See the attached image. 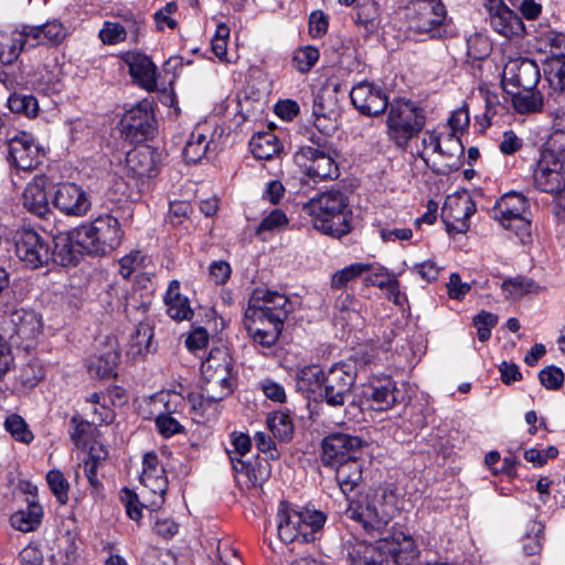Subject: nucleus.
Segmentation results:
<instances>
[{"label":"nucleus","instance_id":"0eeeda50","mask_svg":"<svg viewBox=\"0 0 565 565\" xmlns=\"http://www.w3.org/2000/svg\"><path fill=\"white\" fill-rule=\"evenodd\" d=\"M425 126L423 110L411 100L394 99L386 119L387 136L396 147L405 149Z\"/></svg>","mask_w":565,"mask_h":565},{"label":"nucleus","instance_id":"423d86ee","mask_svg":"<svg viewBox=\"0 0 565 565\" xmlns=\"http://www.w3.org/2000/svg\"><path fill=\"white\" fill-rule=\"evenodd\" d=\"M124 236L120 222L109 213L75 227L76 244L93 256L109 255L121 245Z\"/></svg>","mask_w":565,"mask_h":565},{"label":"nucleus","instance_id":"9b49d317","mask_svg":"<svg viewBox=\"0 0 565 565\" xmlns=\"http://www.w3.org/2000/svg\"><path fill=\"white\" fill-rule=\"evenodd\" d=\"M319 147L301 146L294 156L295 162L315 182L337 179L339 168L335 162V150L330 143H321Z\"/></svg>","mask_w":565,"mask_h":565},{"label":"nucleus","instance_id":"69168bd1","mask_svg":"<svg viewBox=\"0 0 565 565\" xmlns=\"http://www.w3.org/2000/svg\"><path fill=\"white\" fill-rule=\"evenodd\" d=\"M287 222L288 220L286 214L281 210L276 209L263 218L256 230V233L260 234L266 231H273L275 228L282 227L287 224Z\"/></svg>","mask_w":565,"mask_h":565},{"label":"nucleus","instance_id":"473e14b6","mask_svg":"<svg viewBox=\"0 0 565 565\" xmlns=\"http://www.w3.org/2000/svg\"><path fill=\"white\" fill-rule=\"evenodd\" d=\"M353 10V20L366 36L377 31L381 24V13L380 6L375 0H358Z\"/></svg>","mask_w":565,"mask_h":565},{"label":"nucleus","instance_id":"72a5a7b5","mask_svg":"<svg viewBox=\"0 0 565 565\" xmlns=\"http://www.w3.org/2000/svg\"><path fill=\"white\" fill-rule=\"evenodd\" d=\"M167 306V313L173 320H191L193 310L190 307L189 299L181 295L180 282L172 280L169 284L168 290L164 296Z\"/></svg>","mask_w":565,"mask_h":565},{"label":"nucleus","instance_id":"1a4fd4ad","mask_svg":"<svg viewBox=\"0 0 565 565\" xmlns=\"http://www.w3.org/2000/svg\"><path fill=\"white\" fill-rule=\"evenodd\" d=\"M387 497H352L345 514L360 523L371 535L381 534L391 522L395 507L386 501Z\"/></svg>","mask_w":565,"mask_h":565},{"label":"nucleus","instance_id":"e2e57ef3","mask_svg":"<svg viewBox=\"0 0 565 565\" xmlns=\"http://www.w3.org/2000/svg\"><path fill=\"white\" fill-rule=\"evenodd\" d=\"M99 38L105 44H117L126 39V30L118 22H105L99 31Z\"/></svg>","mask_w":565,"mask_h":565},{"label":"nucleus","instance_id":"c756f323","mask_svg":"<svg viewBox=\"0 0 565 565\" xmlns=\"http://www.w3.org/2000/svg\"><path fill=\"white\" fill-rule=\"evenodd\" d=\"M171 395L168 393H160L151 398L153 408L163 406L164 412L159 409L156 416V427L160 435L164 438H169L183 430V426L172 416L174 408L170 401Z\"/></svg>","mask_w":565,"mask_h":565},{"label":"nucleus","instance_id":"49530a36","mask_svg":"<svg viewBox=\"0 0 565 565\" xmlns=\"http://www.w3.org/2000/svg\"><path fill=\"white\" fill-rule=\"evenodd\" d=\"M81 540L77 533L66 531L58 539V550L64 558V565H74L79 557Z\"/></svg>","mask_w":565,"mask_h":565},{"label":"nucleus","instance_id":"680f3d73","mask_svg":"<svg viewBox=\"0 0 565 565\" xmlns=\"http://www.w3.org/2000/svg\"><path fill=\"white\" fill-rule=\"evenodd\" d=\"M547 81L554 89L565 90V58H556L550 62Z\"/></svg>","mask_w":565,"mask_h":565},{"label":"nucleus","instance_id":"f704fd0d","mask_svg":"<svg viewBox=\"0 0 565 565\" xmlns=\"http://www.w3.org/2000/svg\"><path fill=\"white\" fill-rule=\"evenodd\" d=\"M43 514L42 505L32 500L28 502L25 508L15 511L11 515L10 523L13 529L20 532H33L41 525Z\"/></svg>","mask_w":565,"mask_h":565},{"label":"nucleus","instance_id":"052dcab7","mask_svg":"<svg viewBox=\"0 0 565 565\" xmlns=\"http://www.w3.org/2000/svg\"><path fill=\"white\" fill-rule=\"evenodd\" d=\"M422 148H417L416 156L424 160L427 167L430 168L431 163L427 157V153H437V150L441 149V141L437 134L434 131L424 132L420 141Z\"/></svg>","mask_w":565,"mask_h":565},{"label":"nucleus","instance_id":"412c9836","mask_svg":"<svg viewBox=\"0 0 565 565\" xmlns=\"http://www.w3.org/2000/svg\"><path fill=\"white\" fill-rule=\"evenodd\" d=\"M540 70L537 64L525 57L510 58L502 72V86L507 88H535L540 81Z\"/></svg>","mask_w":565,"mask_h":565},{"label":"nucleus","instance_id":"ea45409f","mask_svg":"<svg viewBox=\"0 0 565 565\" xmlns=\"http://www.w3.org/2000/svg\"><path fill=\"white\" fill-rule=\"evenodd\" d=\"M23 35L19 29L12 30L9 34L0 35V61L3 65L13 64L25 49Z\"/></svg>","mask_w":565,"mask_h":565},{"label":"nucleus","instance_id":"a878e982","mask_svg":"<svg viewBox=\"0 0 565 565\" xmlns=\"http://www.w3.org/2000/svg\"><path fill=\"white\" fill-rule=\"evenodd\" d=\"M475 212L476 205L470 198H455L446 201L441 216L449 232L465 233Z\"/></svg>","mask_w":565,"mask_h":565},{"label":"nucleus","instance_id":"f03ea898","mask_svg":"<svg viewBox=\"0 0 565 565\" xmlns=\"http://www.w3.org/2000/svg\"><path fill=\"white\" fill-rule=\"evenodd\" d=\"M349 201L339 190L322 192L302 206L312 218L313 227L333 238H341L352 231V212L348 209Z\"/></svg>","mask_w":565,"mask_h":565},{"label":"nucleus","instance_id":"37998d69","mask_svg":"<svg viewBox=\"0 0 565 565\" xmlns=\"http://www.w3.org/2000/svg\"><path fill=\"white\" fill-rule=\"evenodd\" d=\"M153 329L149 323L140 322L130 335L128 354L132 358L151 351Z\"/></svg>","mask_w":565,"mask_h":565},{"label":"nucleus","instance_id":"7ed1b4c3","mask_svg":"<svg viewBox=\"0 0 565 565\" xmlns=\"http://www.w3.org/2000/svg\"><path fill=\"white\" fill-rule=\"evenodd\" d=\"M290 307L291 305L285 295L268 290H255L245 310V318L259 321L267 317L274 322V326H270L269 330L249 327V337L253 341L264 348L274 345L281 334Z\"/></svg>","mask_w":565,"mask_h":565},{"label":"nucleus","instance_id":"bb28decb","mask_svg":"<svg viewBox=\"0 0 565 565\" xmlns=\"http://www.w3.org/2000/svg\"><path fill=\"white\" fill-rule=\"evenodd\" d=\"M437 153L440 156V160L433 161L430 166L435 173L446 175L461 168L463 146L459 137L454 134L448 135Z\"/></svg>","mask_w":565,"mask_h":565},{"label":"nucleus","instance_id":"13d9d810","mask_svg":"<svg viewBox=\"0 0 565 565\" xmlns=\"http://www.w3.org/2000/svg\"><path fill=\"white\" fill-rule=\"evenodd\" d=\"M491 52L489 40L480 34H473L467 40V54L470 58L481 61Z\"/></svg>","mask_w":565,"mask_h":565},{"label":"nucleus","instance_id":"9d476101","mask_svg":"<svg viewBox=\"0 0 565 565\" xmlns=\"http://www.w3.org/2000/svg\"><path fill=\"white\" fill-rule=\"evenodd\" d=\"M529 202L520 193L510 192L501 196L494 207L493 217L508 230L514 231L522 242L531 236Z\"/></svg>","mask_w":565,"mask_h":565},{"label":"nucleus","instance_id":"e433bc0d","mask_svg":"<svg viewBox=\"0 0 565 565\" xmlns=\"http://www.w3.org/2000/svg\"><path fill=\"white\" fill-rule=\"evenodd\" d=\"M507 93L512 96L513 108L520 114L536 113L543 107V96L535 88H507Z\"/></svg>","mask_w":565,"mask_h":565},{"label":"nucleus","instance_id":"aec40b11","mask_svg":"<svg viewBox=\"0 0 565 565\" xmlns=\"http://www.w3.org/2000/svg\"><path fill=\"white\" fill-rule=\"evenodd\" d=\"M52 203L65 216L83 217L92 207L88 193L75 183H62L57 186Z\"/></svg>","mask_w":565,"mask_h":565},{"label":"nucleus","instance_id":"bf43d9fd","mask_svg":"<svg viewBox=\"0 0 565 565\" xmlns=\"http://www.w3.org/2000/svg\"><path fill=\"white\" fill-rule=\"evenodd\" d=\"M539 380L546 390L555 391L563 386L564 373L559 367L548 365L540 371Z\"/></svg>","mask_w":565,"mask_h":565},{"label":"nucleus","instance_id":"6ab92c4d","mask_svg":"<svg viewBox=\"0 0 565 565\" xmlns=\"http://www.w3.org/2000/svg\"><path fill=\"white\" fill-rule=\"evenodd\" d=\"M491 28L505 38L524 36L525 25L516 12L511 10L503 0H483Z\"/></svg>","mask_w":565,"mask_h":565},{"label":"nucleus","instance_id":"f8f14e48","mask_svg":"<svg viewBox=\"0 0 565 565\" xmlns=\"http://www.w3.org/2000/svg\"><path fill=\"white\" fill-rule=\"evenodd\" d=\"M42 322L38 315L25 309L4 313L0 320V331L14 344L30 349L41 333Z\"/></svg>","mask_w":565,"mask_h":565},{"label":"nucleus","instance_id":"09e8293b","mask_svg":"<svg viewBox=\"0 0 565 565\" xmlns=\"http://www.w3.org/2000/svg\"><path fill=\"white\" fill-rule=\"evenodd\" d=\"M544 525L541 522L533 521L529 524L525 534L522 537V547L526 555L539 554L543 546Z\"/></svg>","mask_w":565,"mask_h":565},{"label":"nucleus","instance_id":"20e7f679","mask_svg":"<svg viewBox=\"0 0 565 565\" xmlns=\"http://www.w3.org/2000/svg\"><path fill=\"white\" fill-rule=\"evenodd\" d=\"M201 394L199 402L192 398L194 409L202 413L213 403L220 402L233 391L232 356L223 348H214L201 364Z\"/></svg>","mask_w":565,"mask_h":565},{"label":"nucleus","instance_id":"8fccbe9b","mask_svg":"<svg viewBox=\"0 0 565 565\" xmlns=\"http://www.w3.org/2000/svg\"><path fill=\"white\" fill-rule=\"evenodd\" d=\"M268 428L281 440H288L294 434V424L289 414L275 412L267 418Z\"/></svg>","mask_w":565,"mask_h":565},{"label":"nucleus","instance_id":"0e129e2a","mask_svg":"<svg viewBox=\"0 0 565 565\" xmlns=\"http://www.w3.org/2000/svg\"><path fill=\"white\" fill-rule=\"evenodd\" d=\"M43 377V371L34 364H26L21 367L17 381L23 388L34 387Z\"/></svg>","mask_w":565,"mask_h":565},{"label":"nucleus","instance_id":"4c0bfd02","mask_svg":"<svg viewBox=\"0 0 565 565\" xmlns=\"http://www.w3.org/2000/svg\"><path fill=\"white\" fill-rule=\"evenodd\" d=\"M337 470V481L342 494H348L356 489L362 480V466L355 459L339 466H333Z\"/></svg>","mask_w":565,"mask_h":565},{"label":"nucleus","instance_id":"3c124183","mask_svg":"<svg viewBox=\"0 0 565 565\" xmlns=\"http://www.w3.org/2000/svg\"><path fill=\"white\" fill-rule=\"evenodd\" d=\"M124 505L126 508L127 515L138 522L142 516V511L149 510L150 512L160 509L164 503V497H158V500H153L150 503L141 502L139 497H122Z\"/></svg>","mask_w":565,"mask_h":565},{"label":"nucleus","instance_id":"c9c22d12","mask_svg":"<svg viewBox=\"0 0 565 565\" xmlns=\"http://www.w3.org/2000/svg\"><path fill=\"white\" fill-rule=\"evenodd\" d=\"M212 137L196 127L184 146L183 157L190 163H198L212 150Z\"/></svg>","mask_w":565,"mask_h":565},{"label":"nucleus","instance_id":"ddd939ff","mask_svg":"<svg viewBox=\"0 0 565 565\" xmlns=\"http://www.w3.org/2000/svg\"><path fill=\"white\" fill-rule=\"evenodd\" d=\"M15 255L29 268L38 269L51 263L50 242L33 228H21L14 236Z\"/></svg>","mask_w":565,"mask_h":565},{"label":"nucleus","instance_id":"4be33fe9","mask_svg":"<svg viewBox=\"0 0 565 565\" xmlns=\"http://www.w3.org/2000/svg\"><path fill=\"white\" fill-rule=\"evenodd\" d=\"M162 153L158 149L142 145L128 151L126 168L135 179L145 180L156 178L161 169Z\"/></svg>","mask_w":565,"mask_h":565},{"label":"nucleus","instance_id":"4d7b16f0","mask_svg":"<svg viewBox=\"0 0 565 565\" xmlns=\"http://www.w3.org/2000/svg\"><path fill=\"white\" fill-rule=\"evenodd\" d=\"M43 26L45 45L58 46L67 36V30L58 20L47 21Z\"/></svg>","mask_w":565,"mask_h":565},{"label":"nucleus","instance_id":"a18cd8bd","mask_svg":"<svg viewBox=\"0 0 565 565\" xmlns=\"http://www.w3.org/2000/svg\"><path fill=\"white\" fill-rule=\"evenodd\" d=\"M372 268L371 264L365 263H353L332 275L331 288L343 289L348 285L361 276L363 273L370 271Z\"/></svg>","mask_w":565,"mask_h":565},{"label":"nucleus","instance_id":"6e6552de","mask_svg":"<svg viewBox=\"0 0 565 565\" xmlns=\"http://www.w3.org/2000/svg\"><path fill=\"white\" fill-rule=\"evenodd\" d=\"M404 18L409 32L433 39L445 32L447 10L441 0H409Z\"/></svg>","mask_w":565,"mask_h":565},{"label":"nucleus","instance_id":"79ce46f5","mask_svg":"<svg viewBox=\"0 0 565 565\" xmlns=\"http://www.w3.org/2000/svg\"><path fill=\"white\" fill-rule=\"evenodd\" d=\"M118 361L119 354L115 350H109L89 360L88 372L90 375L100 379L115 376Z\"/></svg>","mask_w":565,"mask_h":565},{"label":"nucleus","instance_id":"f257e3e1","mask_svg":"<svg viewBox=\"0 0 565 565\" xmlns=\"http://www.w3.org/2000/svg\"><path fill=\"white\" fill-rule=\"evenodd\" d=\"M418 557L414 540L403 532L375 544L355 542L349 548L351 565H412Z\"/></svg>","mask_w":565,"mask_h":565},{"label":"nucleus","instance_id":"c85d7f7f","mask_svg":"<svg viewBox=\"0 0 565 565\" xmlns=\"http://www.w3.org/2000/svg\"><path fill=\"white\" fill-rule=\"evenodd\" d=\"M47 179L44 175H36L26 185L22 195L23 206L32 214L45 218L51 213L45 188Z\"/></svg>","mask_w":565,"mask_h":565},{"label":"nucleus","instance_id":"774afa93","mask_svg":"<svg viewBox=\"0 0 565 565\" xmlns=\"http://www.w3.org/2000/svg\"><path fill=\"white\" fill-rule=\"evenodd\" d=\"M19 559L21 565H42L44 558L36 545L29 544L20 552Z\"/></svg>","mask_w":565,"mask_h":565},{"label":"nucleus","instance_id":"6e6d98bb","mask_svg":"<svg viewBox=\"0 0 565 565\" xmlns=\"http://www.w3.org/2000/svg\"><path fill=\"white\" fill-rule=\"evenodd\" d=\"M319 51L313 46L298 49L294 53L292 63L301 73L309 72L319 60Z\"/></svg>","mask_w":565,"mask_h":565},{"label":"nucleus","instance_id":"39448f33","mask_svg":"<svg viewBox=\"0 0 565 565\" xmlns=\"http://www.w3.org/2000/svg\"><path fill=\"white\" fill-rule=\"evenodd\" d=\"M278 535L285 543L312 542L323 527L326 514L310 505H297L281 500L277 511Z\"/></svg>","mask_w":565,"mask_h":565},{"label":"nucleus","instance_id":"2f4dec72","mask_svg":"<svg viewBox=\"0 0 565 565\" xmlns=\"http://www.w3.org/2000/svg\"><path fill=\"white\" fill-rule=\"evenodd\" d=\"M54 249L51 262L61 266L74 265L78 260L79 247L76 244L75 228L71 232H60L53 237Z\"/></svg>","mask_w":565,"mask_h":565},{"label":"nucleus","instance_id":"58836bf2","mask_svg":"<svg viewBox=\"0 0 565 565\" xmlns=\"http://www.w3.org/2000/svg\"><path fill=\"white\" fill-rule=\"evenodd\" d=\"M249 148L256 159L269 160L279 153L280 142L273 132H258L252 137Z\"/></svg>","mask_w":565,"mask_h":565},{"label":"nucleus","instance_id":"393cba45","mask_svg":"<svg viewBox=\"0 0 565 565\" xmlns=\"http://www.w3.org/2000/svg\"><path fill=\"white\" fill-rule=\"evenodd\" d=\"M362 396L374 411H388L401 402V392L391 379L377 380L363 386Z\"/></svg>","mask_w":565,"mask_h":565},{"label":"nucleus","instance_id":"5701e85b","mask_svg":"<svg viewBox=\"0 0 565 565\" xmlns=\"http://www.w3.org/2000/svg\"><path fill=\"white\" fill-rule=\"evenodd\" d=\"M312 116L316 128L323 135H331L338 128L337 89L321 88L313 97Z\"/></svg>","mask_w":565,"mask_h":565},{"label":"nucleus","instance_id":"a211bd4d","mask_svg":"<svg viewBox=\"0 0 565 565\" xmlns=\"http://www.w3.org/2000/svg\"><path fill=\"white\" fill-rule=\"evenodd\" d=\"M8 161L19 170L35 169L44 153L34 138L26 132H19L7 139Z\"/></svg>","mask_w":565,"mask_h":565},{"label":"nucleus","instance_id":"f3484780","mask_svg":"<svg viewBox=\"0 0 565 565\" xmlns=\"http://www.w3.org/2000/svg\"><path fill=\"white\" fill-rule=\"evenodd\" d=\"M232 445L234 449L228 451L233 470L235 471L236 483L241 491H252L260 487V480L252 463L242 460L252 447V441L248 435L243 433H234L232 435Z\"/></svg>","mask_w":565,"mask_h":565},{"label":"nucleus","instance_id":"c03bdc74","mask_svg":"<svg viewBox=\"0 0 565 565\" xmlns=\"http://www.w3.org/2000/svg\"><path fill=\"white\" fill-rule=\"evenodd\" d=\"M72 430L70 433L72 441L77 448H85L94 437L95 423L83 419L79 416H73L71 422Z\"/></svg>","mask_w":565,"mask_h":565},{"label":"nucleus","instance_id":"7c9ffc66","mask_svg":"<svg viewBox=\"0 0 565 565\" xmlns=\"http://www.w3.org/2000/svg\"><path fill=\"white\" fill-rule=\"evenodd\" d=\"M162 473L163 469L159 465L157 455L153 452L145 454L140 482L149 489L151 494L167 493V480Z\"/></svg>","mask_w":565,"mask_h":565},{"label":"nucleus","instance_id":"4468645a","mask_svg":"<svg viewBox=\"0 0 565 565\" xmlns=\"http://www.w3.org/2000/svg\"><path fill=\"white\" fill-rule=\"evenodd\" d=\"M356 373L351 364H335L328 370L322 384L320 396L331 407L344 405V401L351 394Z\"/></svg>","mask_w":565,"mask_h":565},{"label":"nucleus","instance_id":"864d4df0","mask_svg":"<svg viewBox=\"0 0 565 565\" xmlns=\"http://www.w3.org/2000/svg\"><path fill=\"white\" fill-rule=\"evenodd\" d=\"M8 106L11 111L24 114L28 117L36 116L39 109L38 100L31 95L13 94L8 99Z\"/></svg>","mask_w":565,"mask_h":565},{"label":"nucleus","instance_id":"a19ab883","mask_svg":"<svg viewBox=\"0 0 565 565\" xmlns=\"http://www.w3.org/2000/svg\"><path fill=\"white\" fill-rule=\"evenodd\" d=\"M326 373L318 365H308L297 371L296 385L303 393L321 391Z\"/></svg>","mask_w":565,"mask_h":565},{"label":"nucleus","instance_id":"dca6fc26","mask_svg":"<svg viewBox=\"0 0 565 565\" xmlns=\"http://www.w3.org/2000/svg\"><path fill=\"white\" fill-rule=\"evenodd\" d=\"M363 444V440L355 435L330 434L323 438L321 444V461L324 466L333 467L355 460Z\"/></svg>","mask_w":565,"mask_h":565},{"label":"nucleus","instance_id":"cd10ccee","mask_svg":"<svg viewBox=\"0 0 565 565\" xmlns=\"http://www.w3.org/2000/svg\"><path fill=\"white\" fill-rule=\"evenodd\" d=\"M122 60L129 67L130 76L148 90L157 86V67L149 56L140 52H127Z\"/></svg>","mask_w":565,"mask_h":565},{"label":"nucleus","instance_id":"de8ad7c7","mask_svg":"<svg viewBox=\"0 0 565 565\" xmlns=\"http://www.w3.org/2000/svg\"><path fill=\"white\" fill-rule=\"evenodd\" d=\"M501 287L510 298H520L525 294L539 292L541 289L534 280L521 276L505 279Z\"/></svg>","mask_w":565,"mask_h":565},{"label":"nucleus","instance_id":"5fc2aeb1","mask_svg":"<svg viewBox=\"0 0 565 565\" xmlns=\"http://www.w3.org/2000/svg\"><path fill=\"white\" fill-rule=\"evenodd\" d=\"M94 451H95V449H94V447H92L90 451H89V458H88V460L85 461V465H84V473H85V477H86L88 483L92 487V492H99L103 490V486H102L100 481L97 479L96 471H97V467H98L100 460L105 459L107 452L103 448H100L103 456L95 455Z\"/></svg>","mask_w":565,"mask_h":565},{"label":"nucleus","instance_id":"338daca9","mask_svg":"<svg viewBox=\"0 0 565 565\" xmlns=\"http://www.w3.org/2000/svg\"><path fill=\"white\" fill-rule=\"evenodd\" d=\"M143 256L139 250L132 252L124 256L119 260V274L127 279L141 265Z\"/></svg>","mask_w":565,"mask_h":565},{"label":"nucleus","instance_id":"603ef678","mask_svg":"<svg viewBox=\"0 0 565 565\" xmlns=\"http://www.w3.org/2000/svg\"><path fill=\"white\" fill-rule=\"evenodd\" d=\"M4 427L17 441L30 444L34 438L25 420L18 414L9 415L4 420Z\"/></svg>","mask_w":565,"mask_h":565},{"label":"nucleus","instance_id":"2eb2a0df","mask_svg":"<svg viewBox=\"0 0 565 565\" xmlns=\"http://www.w3.org/2000/svg\"><path fill=\"white\" fill-rule=\"evenodd\" d=\"M154 124L151 105L143 100L125 113L119 121L120 134L130 142H142L153 137Z\"/></svg>","mask_w":565,"mask_h":565},{"label":"nucleus","instance_id":"b1692460","mask_svg":"<svg viewBox=\"0 0 565 565\" xmlns=\"http://www.w3.org/2000/svg\"><path fill=\"white\" fill-rule=\"evenodd\" d=\"M350 98L353 106L366 116H377L390 107L386 94L381 87L370 82L354 85Z\"/></svg>","mask_w":565,"mask_h":565}]
</instances>
